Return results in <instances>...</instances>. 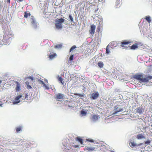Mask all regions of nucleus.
<instances>
[{
  "instance_id": "obj_1",
  "label": "nucleus",
  "mask_w": 152,
  "mask_h": 152,
  "mask_svg": "<svg viewBox=\"0 0 152 152\" xmlns=\"http://www.w3.org/2000/svg\"><path fill=\"white\" fill-rule=\"evenodd\" d=\"M134 78L137 80H140L142 82H149L152 83V76L146 75L145 77L143 78V76L142 75H135L134 76Z\"/></svg>"
},
{
  "instance_id": "obj_2",
  "label": "nucleus",
  "mask_w": 152,
  "mask_h": 152,
  "mask_svg": "<svg viewBox=\"0 0 152 152\" xmlns=\"http://www.w3.org/2000/svg\"><path fill=\"white\" fill-rule=\"evenodd\" d=\"M13 34L11 32H9L8 33H5L3 36V39L2 41L3 44L6 45L10 42L9 39L13 36Z\"/></svg>"
},
{
  "instance_id": "obj_3",
  "label": "nucleus",
  "mask_w": 152,
  "mask_h": 152,
  "mask_svg": "<svg viewBox=\"0 0 152 152\" xmlns=\"http://www.w3.org/2000/svg\"><path fill=\"white\" fill-rule=\"evenodd\" d=\"M123 108L120 107V106H116L114 110V112L113 113V115H115L117 113L123 111Z\"/></svg>"
},
{
  "instance_id": "obj_4",
  "label": "nucleus",
  "mask_w": 152,
  "mask_h": 152,
  "mask_svg": "<svg viewBox=\"0 0 152 152\" xmlns=\"http://www.w3.org/2000/svg\"><path fill=\"white\" fill-rule=\"evenodd\" d=\"M90 29L89 30V34L91 35H93L95 32L96 26L92 24L90 25Z\"/></svg>"
},
{
  "instance_id": "obj_5",
  "label": "nucleus",
  "mask_w": 152,
  "mask_h": 152,
  "mask_svg": "<svg viewBox=\"0 0 152 152\" xmlns=\"http://www.w3.org/2000/svg\"><path fill=\"white\" fill-rule=\"evenodd\" d=\"M131 42L129 41H123L121 43V46L122 47H126L127 45H128Z\"/></svg>"
},
{
  "instance_id": "obj_6",
  "label": "nucleus",
  "mask_w": 152,
  "mask_h": 152,
  "mask_svg": "<svg viewBox=\"0 0 152 152\" xmlns=\"http://www.w3.org/2000/svg\"><path fill=\"white\" fill-rule=\"evenodd\" d=\"M100 117L98 115L93 114L92 116L91 119L93 121L95 122L97 121Z\"/></svg>"
},
{
  "instance_id": "obj_7",
  "label": "nucleus",
  "mask_w": 152,
  "mask_h": 152,
  "mask_svg": "<svg viewBox=\"0 0 152 152\" xmlns=\"http://www.w3.org/2000/svg\"><path fill=\"white\" fill-rule=\"evenodd\" d=\"M22 97V96L21 95H19L16 96L15 99V101L13 102L14 104H17L20 102V100L19 99Z\"/></svg>"
},
{
  "instance_id": "obj_8",
  "label": "nucleus",
  "mask_w": 152,
  "mask_h": 152,
  "mask_svg": "<svg viewBox=\"0 0 152 152\" xmlns=\"http://www.w3.org/2000/svg\"><path fill=\"white\" fill-rule=\"evenodd\" d=\"M129 144L130 147H131L132 148H133L136 146H137V147H139V146L143 144V143H140V144L137 145L133 142H130V143H129Z\"/></svg>"
},
{
  "instance_id": "obj_9",
  "label": "nucleus",
  "mask_w": 152,
  "mask_h": 152,
  "mask_svg": "<svg viewBox=\"0 0 152 152\" xmlns=\"http://www.w3.org/2000/svg\"><path fill=\"white\" fill-rule=\"evenodd\" d=\"M136 110L137 113L141 114L144 111V109L142 107H137L136 109Z\"/></svg>"
},
{
  "instance_id": "obj_10",
  "label": "nucleus",
  "mask_w": 152,
  "mask_h": 152,
  "mask_svg": "<svg viewBox=\"0 0 152 152\" xmlns=\"http://www.w3.org/2000/svg\"><path fill=\"white\" fill-rule=\"evenodd\" d=\"M64 98V95L61 93H58L56 96V99H63Z\"/></svg>"
},
{
  "instance_id": "obj_11",
  "label": "nucleus",
  "mask_w": 152,
  "mask_h": 152,
  "mask_svg": "<svg viewBox=\"0 0 152 152\" xmlns=\"http://www.w3.org/2000/svg\"><path fill=\"white\" fill-rule=\"evenodd\" d=\"M99 94L98 93H93L91 94V98L93 99H96L98 97Z\"/></svg>"
},
{
  "instance_id": "obj_12",
  "label": "nucleus",
  "mask_w": 152,
  "mask_h": 152,
  "mask_svg": "<svg viewBox=\"0 0 152 152\" xmlns=\"http://www.w3.org/2000/svg\"><path fill=\"white\" fill-rule=\"evenodd\" d=\"M57 56V55L56 53H53L50 54L48 58L52 60L55 58Z\"/></svg>"
},
{
  "instance_id": "obj_13",
  "label": "nucleus",
  "mask_w": 152,
  "mask_h": 152,
  "mask_svg": "<svg viewBox=\"0 0 152 152\" xmlns=\"http://www.w3.org/2000/svg\"><path fill=\"white\" fill-rule=\"evenodd\" d=\"M16 86L15 88V90L16 92L19 91L20 90V85L18 82H16Z\"/></svg>"
},
{
  "instance_id": "obj_14",
  "label": "nucleus",
  "mask_w": 152,
  "mask_h": 152,
  "mask_svg": "<svg viewBox=\"0 0 152 152\" xmlns=\"http://www.w3.org/2000/svg\"><path fill=\"white\" fill-rule=\"evenodd\" d=\"M55 26L56 28L58 29H60L62 27V24L57 22H56L55 23Z\"/></svg>"
},
{
  "instance_id": "obj_15",
  "label": "nucleus",
  "mask_w": 152,
  "mask_h": 152,
  "mask_svg": "<svg viewBox=\"0 0 152 152\" xmlns=\"http://www.w3.org/2000/svg\"><path fill=\"white\" fill-rule=\"evenodd\" d=\"M138 47V44L137 43H135L134 44L132 45L130 47V48L132 50H135Z\"/></svg>"
},
{
  "instance_id": "obj_16",
  "label": "nucleus",
  "mask_w": 152,
  "mask_h": 152,
  "mask_svg": "<svg viewBox=\"0 0 152 152\" xmlns=\"http://www.w3.org/2000/svg\"><path fill=\"white\" fill-rule=\"evenodd\" d=\"M65 20V19L62 18H61L60 19H58L56 21V22H57L60 23H63Z\"/></svg>"
},
{
  "instance_id": "obj_17",
  "label": "nucleus",
  "mask_w": 152,
  "mask_h": 152,
  "mask_svg": "<svg viewBox=\"0 0 152 152\" xmlns=\"http://www.w3.org/2000/svg\"><path fill=\"white\" fill-rule=\"evenodd\" d=\"M145 20L148 22L149 23H150L151 22V17L150 16L148 15L146 16L145 18Z\"/></svg>"
},
{
  "instance_id": "obj_18",
  "label": "nucleus",
  "mask_w": 152,
  "mask_h": 152,
  "mask_svg": "<svg viewBox=\"0 0 152 152\" xmlns=\"http://www.w3.org/2000/svg\"><path fill=\"white\" fill-rule=\"evenodd\" d=\"M98 65L100 68H102L104 66V64L102 61H99L98 63Z\"/></svg>"
},
{
  "instance_id": "obj_19",
  "label": "nucleus",
  "mask_w": 152,
  "mask_h": 152,
  "mask_svg": "<svg viewBox=\"0 0 152 152\" xmlns=\"http://www.w3.org/2000/svg\"><path fill=\"white\" fill-rule=\"evenodd\" d=\"M76 140L78 141L82 144H83V140L81 138L78 137L76 138Z\"/></svg>"
},
{
  "instance_id": "obj_20",
  "label": "nucleus",
  "mask_w": 152,
  "mask_h": 152,
  "mask_svg": "<svg viewBox=\"0 0 152 152\" xmlns=\"http://www.w3.org/2000/svg\"><path fill=\"white\" fill-rule=\"evenodd\" d=\"M31 15V14L30 13H27L26 12H25L24 14V17L26 18H27L28 16H30Z\"/></svg>"
},
{
  "instance_id": "obj_21",
  "label": "nucleus",
  "mask_w": 152,
  "mask_h": 152,
  "mask_svg": "<svg viewBox=\"0 0 152 152\" xmlns=\"http://www.w3.org/2000/svg\"><path fill=\"white\" fill-rule=\"evenodd\" d=\"M144 138V137L142 134H138L137 136V138L138 139Z\"/></svg>"
},
{
  "instance_id": "obj_22",
  "label": "nucleus",
  "mask_w": 152,
  "mask_h": 152,
  "mask_svg": "<svg viewBox=\"0 0 152 152\" xmlns=\"http://www.w3.org/2000/svg\"><path fill=\"white\" fill-rule=\"evenodd\" d=\"M58 80L62 83V84L63 85L64 84V82L63 81V79L61 77H58Z\"/></svg>"
},
{
  "instance_id": "obj_23",
  "label": "nucleus",
  "mask_w": 152,
  "mask_h": 152,
  "mask_svg": "<svg viewBox=\"0 0 152 152\" xmlns=\"http://www.w3.org/2000/svg\"><path fill=\"white\" fill-rule=\"evenodd\" d=\"M22 129V127L21 126H20L17 127L16 128V131L17 132H19Z\"/></svg>"
},
{
  "instance_id": "obj_24",
  "label": "nucleus",
  "mask_w": 152,
  "mask_h": 152,
  "mask_svg": "<svg viewBox=\"0 0 152 152\" xmlns=\"http://www.w3.org/2000/svg\"><path fill=\"white\" fill-rule=\"evenodd\" d=\"M76 48V46L75 45H74L72 46L71 47V48H70V50H69V52H71L73 50Z\"/></svg>"
},
{
  "instance_id": "obj_25",
  "label": "nucleus",
  "mask_w": 152,
  "mask_h": 152,
  "mask_svg": "<svg viewBox=\"0 0 152 152\" xmlns=\"http://www.w3.org/2000/svg\"><path fill=\"white\" fill-rule=\"evenodd\" d=\"M102 29V27L99 26L97 27V30L98 32H99L100 31H101Z\"/></svg>"
},
{
  "instance_id": "obj_26",
  "label": "nucleus",
  "mask_w": 152,
  "mask_h": 152,
  "mask_svg": "<svg viewBox=\"0 0 152 152\" xmlns=\"http://www.w3.org/2000/svg\"><path fill=\"white\" fill-rule=\"evenodd\" d=\"M95 149V148L94 147H89L87 148V150L89 151H93Z\"/></svg>"
},
{
  "instance_id": "obj_27",
  "label": "nucleus",
  "mask_w": 152,
  "mask_h": 152,
  "mask_svg": "<svg viewBox=\"0 0 152 152\" xmlns=\"http://www.w3.org/2000/svg\"><path fill=\"white\" fill-rule=\"evenodd\" d=\"M108 46H109V45H107V47L106 48V53L107 54H109L110 52L109 49L108 48Z\"/></svg>"
},
{
  "instance_id": "obj_28",
  "label": "nucleus",
  "mask_w": 152,
  "mask_h": 152,
  "mask_svg": "<svg viewBox=\"0 0 152 152\" xmlns=\"http://www.w3.org/2000/svg\"><path fill=\"white\" fill-rule=\"evenodd\" d=\"M81 114L83 115H85L86 114V112L84 111H81Z\"/></svg>"
},
{
  "instance_id": "obj_29",
  "label": "nucleus",
  "mask_w": 152,
  "mask_h": 152,
  "mask_svg": "<svg viewBox=\"0 0 152 152\" xmlns=\"http://www.w3.org/2000/svg\"><path fill=\"white\" fill-rule=\"evenodd\" d=\"M28 94H26L25 95V100H27L28 99Z\"/></svg>"
},
{
  "instance_id": "obj_30",
  "label": "nucleus",
  "mask_w": 152,
  "mask_h": 152,
  "mask_svg": "<svg viewBox=\"0 0 152 152\" xmlns=\"http://www.w3.org/2000/svg\"><path fill=\"white\" fill-rule=\"evenodd\" d=\"M151 142L149 140H147L145 142V144H149Z\"/></svg>"
},
{
  "instance_id": "obj_31",
  "label": "nucleus",
  "mask_w": 152,
  "mask_h": 152,
  "mask_svg": "<svg viewBox=\"0 0 152 152\" xmlns=\"http://www.w3.org/2000/svg\"><path fill=\"white\" fill-rule=\"evenodd\" d=\"M69 17L71 21V22H73V17L72 16H71V15H69Z\"/></svg>"
},
{
  "instance_id": "obj_32",
  "label": "nucleus",
  "mask_w": 152,
  "mask_h": 152,
  "mask_svg": "<svg viewBox=\"0 0 152 152\" xmlns=\"http://www.w3.org/2000/svg\"><path fill=\"white\" fill-rule=\"evenodd\" d=\"M31 23L33 24H34L36 23V21L34 18H32Z\"/></svg>"
},
{
  "instance_id": "obj_33",
  "label": "nucleus",
  "mask_w": 152,
  "mask_h": 152,
  "mask_svg": "<svg viewBox=\"0 0 152 152\" xmlns=\"http://www.w3.org/2000/svg\"><path fill=\"white\" fill-rule=\"evenodd\" d=\"M73 58H74V55H71L70 57H69V60H70L71 61H72V60H73Z\"/></svg>"
},
{
  "instance_id": "obj_34",
  "label": "nucleus",
  "mask_w": 152,
  "mask_h": 152,
  "mask_svg": "<svg viewBox=\"0 0 152 152\" xmlns=\"http://www.w3.org/2000/svg\"><path fill=\"white\" fill-rule=\"evenodd\" d=\"M115 42H111V45H112L113 46H114V47H115V46H114V45H115Z\"/></svg>"
},
{
  "instance_id": "obj_35",
  "label": "nucleus",
  "mask_w": 152,
  "mask_h": 152,
  "mask_svg": "<svg viewBox=\"0 0 152 152\" xmlns=\"http://www.w3.org/2000/svg\"><path fill=\"white\" fill-rule=\"evenodd\" d=\"M43 85L45 88L46 89H49V87L48 86H47L45 83H44Z\"/></svg>"
},
{
  "instance_id": "obj_36",
  "label": "nucleus",
  "mask_w": 152,
  "mask_h": 152,
  "mask_svg": "<svg viewBox=\"0 0 152 152\" xmlns=\"http://www.w3.org/2000/svg\"><path fill=\"white\" fill-rule=\"evenodd\" d=\"M86 140L87 141H88L89 142H94V140H90V139H87Z\"/></svg>"
},
{
  "instance_id": "obj_37",
  "label": "nucleus",
  "mask_w": 152,
  "mask_h": 152,
  "mask_svg": "<svg viewBox=\"0 0 152 152\" xmlns=\"http://www.w3.org/2000/svg\"><path fill=\"white\" fill-rule=\"evenodd\" d=\"M74 95H77V96H82V95L81 94H77V93H74Z\"/></svg>"
},
{
  "instance_id": "obj_38",
  "label": "nucleus",
  "mask_w": 152,
  "mask_h": 152,
  "mask_svg": "<svg viewBox=\"0 0 152 152\" xmlns=\"http://www.w3.org/2000/svg\"><path fill=\"white\" fill-rule=\"evenodd\" d=\"M31 87L29 85L27 86V88L28 89H31Z\"/></svg>"
},
{
  "instance_id": "obj_39",
  "label": "nucleus",
  "mask_w": 152,
  "mask_h": 152,
  "mask_svg": "<svg viewBox=\"0 0 152 152\" xmlns=\"http://www.w3.org/2000/svg\"><path fill=\"white\" fill-rule=\"evenodd\" d=\"M28 78L30 79L31 80H34L33 78V77H32L31 76H29V77H28Z\"/></svg>"
},
{
  "instance_id": "obj_40",
  "label": "nucleus",
  "mask_w": 152,
  "mask_h": 152,
  "mask_svg": "<svg viewBox=\"0 0 152 152\" xmlns=\"http://www.w3.org/2000/svg\"><path fill=\"white\" fill-rule=\"evenodd\" d=\"M39 83H41L42 84H43H43H44V83H44V82H43V81H42V80H39Z\"/></svg>"
},
{
  "instance_id": "obj_41",
  "label": "nucleus",
  "mask_w": 152,
  "mask_h": 152,
  "mask_svg": "<svg viewBox=\"0 0 152 152\" xmlns=\"http://www.w3.org/2000/svg\"><path fill=\"white\" fill-rule=\"evenodd\" d=\"M25 83L26 85H27V86H28V85H29V82L28 81H26L25 82Z\"/></svg>"
},
{
  "instance_id": "obj_42",
  "label": "nucleus",
  "mask_w": 152,
  "mask_h": 152,
  "mask_svg": "<svg viewBox=\"0 0 152 152\" xmlns=\"http://www.w3.org/2000/svg\"><path fill=\"white\" fill-rule=\"evenodd\" d=\"M7 2L9 3V4H8V5L9 4V5H10V0H7Z\"/></svg>"
},
{
  "instance_id": "obj_43",
  "label": "nucleus",
  "mask_w": 152,
  "mask_h": 152,
  "mask_svg": "<svg viewBox=\"0 0 152 152\" xmlns=\"http://www.w3.org/2000/svg\"><path fill=\"white\" fill-rule=\"evenodd\" d=\"M118 1H116V4H118Z\"/></svg>"
},
{
  "instance_id": "obj_44",
  "label": "nucleus",
  "mask_w": 152,
  "mask_h": 152,
  "mask_svg": "<svg viewBox=\"0 0 152 152\" xmlns=\"http://www.w3.org/2000/svg\"><path fill=\"white\" fill-rule=\"evenodd\" d=\"M117 5H115V7L116 8H117V7H117Z\"/></svg>"
},
{
  "instance_id": "obj_45",
  "label": "nucleus",
  "mask_w": 152,
  "mask_h": 152,
  "mask_svg": "<svg viewBox=\"0 0 152 152\" xmlns=\"http://www.w3.org/2000/svg\"><path fill=\"white\" fill-rule=\"evenodd\" d=\"M110 152H115L113 151H110Z\"/></svg>"
}]
</instances>
